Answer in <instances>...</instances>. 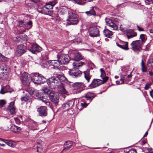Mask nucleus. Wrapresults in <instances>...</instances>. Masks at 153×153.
<instances>
[{
	"instance_id": "f257e3e1",
	"label": "nucleus",
	"mask_w": 153,
	"mask_h": 153,
	"mask_svg": "<svg viewBox=\"0 0 153 153\" xmlns=\"http://www.w3.org/2000/svg\"><path fill=\"white\" fill-rule=\"evenodd\" d=\"M101 73L100 76L102 80L97 79H94L92 81L88 87L90 88H93L98 86L106 82L108 79V77L106 75L105 71L102 68L100 69Z\"/></svg>"
},
{
	"instance_id": "f03ea898",
	"label": "nucleus",
	"mask_w": 153,
	"mask_h": 153,
	"mask_svg": "<svg viewBox=\"0 0 153 153\" xmlns=\"http://www.w3.org/2000/svg\"><path fill=\"white\" fill-rule=\"evenodd\" d=\"M56 4V1H54L47 2L45 6L40 9L41 10L39 12L43 14L51 16L53 12V7Z\"/></svg>"
},
{
	"instance_id": "7ed1b4c3",
	"label": "nucleus",
	"mask_w": 153,
	"mask_h": 153,
	"mask_svg": "<svg viewBox=\"0 0 153 153\" xmlns=\"http://www.w3.org/2000/svg\"><path fill=\"white\" fill-rule=\"evenodd\" d=\"M47 83L49 87L52 89L56 88H61L62 84L57 76H52L47 80Z\"/></svg>"
},
{
	"instance_id": "20e7f679",
	"label": "nucleus",
	"mask_w": 153,
	"mask_h": 153,
	"mask_svg": "<svg viewBox=\"0 0 153 153\" xmlns=\"http://www.w3.org/2000/svg\"><path fill=\"white\" fill-rule=\"evenodd\" d=\"M68 19L67 20V24L68 25H76L79 22L78 16L75 12L71 10L68 12Z\"/></svg>"
},
{
	"instance_id": "39448f33",
	"label": "nucleus",
	"mask_w": 153,
	"mask_h": 153,
	"mask_svg": "<svg viewBox=\"0 0 153 153\" xmlns=\"http://www.w3.org/2000/svg\"><path fill=\"white\" fill-rule=\"evenodd\" d=\"M78 62L76 61L73 63L74 67L72 69L70 70L68 72L69 75L73 78H76L79 77L82 74L81 72L77 68Z\"/></svg>"
},
{
	"instance_id": "423d86ee",
	"label": "nucleus",
	"mask_w": 153,
	"mask_h": 153,
	"mask_svg": "<svg viewBox=\"0 0 153 153\" xmlns=\"http://www.w3.org/2000/svg\"><path fill=\"white\" fill-rule=\"evenodd\" d=\"M31 79L35 84H39L47 81L46 79L39 73H34L31 77Z\"/></svg>"
},
{
	"instance_id": "0eeeda50",
	"label": "nucleus",
	"mask_w": 153,
	"mask_h": 153,
	"mask_svg": "<svg viewBox=\"0 0 153 153\" xmlns=\"http://www.w3.org/2000/svg\"><path fill=\"white\" fill-rule=\"evenodd\" d=\"M58 60L61 65H65L68 63L70 60L69 55L67 54H62L58 56Z\"/></svg>"
},
{
	"instance_id": "6e6552de",
	"label": "nucleus",
	"mask_w": 153,
	"mask_h": 153,
	"mask_svg": "<svg viewBox=\"0 0 153 153\" xmlns=\"http://www.w3.org/2000/svg\"><path fill=\"white\" fill-rule=\"evenodd\" d=\"M140 42V40H137L134 41L131 43V49L134 52L140 51L143 45Z\"/></svg>"
},
{
	"instance_id": "1a4fd4ad",
	"label": "nucleus",
	"mask_w": 153,
	"mask_h": 153,
	"mask_svg": "<svg viewBox=\"0 0 153 153\" xmlns=\"http://www.w3.org/2000/svg\"><path fill=\"white\" fill-rule=\"evenodd\" d=\"M26 51L27 48L25 46L20 45L17 47L15 51V53L16 56H19L26 52Z\"/></svg>"
},
{
	"instance_id": "9d476101",
	"label": "nucleus",
	"mask_w": 153,
	"mask_h": 153,
	"mask_svg": "<svg viewBox=\"0 0 153 153\" xmlns=\"http://www.w3.org/2000/svg\"><path fill=\"white\" fill-rule=\"evenodd\" d=\"M89 35L91 37L99 36H100L99 29L96 26H93L89 29Z\"/></svg>"
},
{
	"instance_id": "9b49d317",
	"label": "nucleus",
	"mask_w": 153,
	"mask_h": 153,
	"mask_svg": "<svg viewBox=\"0 0 153 153\" xmlns=\"http://www.w3.org/2000/svg\"><path fill=\"white\" fill-rule=\"evenodd\" d=\"M49 97L51 100L55 104H57L59 100L58 94L53 91H52L49 94Z\"/></svg>"
},
{
	"instance_id": "f8f14e48",
	"label": "nucleus",
	"mask_w": 153,
	"mask_h": 153,
	"mask_svg": "<svg viewBox=\"0 0 153 153\" xmlns=\"http://www.w3.org/2000/svg\"><path fill=\"white\" fill-rule=\"evenodd\" d=\"M28 50L33 53L40 52L42 48L37 44L30 45L28 48Z\"/></svg>"
},
{
	"instance_id": "ddd939ff",
	"label": "nucleus",
	"mask_w": 153,
	"mask_h": 153,
	"mask_svg": "<svg viewBox=\"0 0 153 153\" xmlns=\"http://www.w3.org/2000/svg\"><path fill=\"white\" fill-rule=\"evenodd\" d=\"M71 56L72 57V59L76 61H79L83 58V56L77 51H73L71 53Z\"/></svg>"
},
{
	"instance_id": "4468645a",
	"label": "nucleus",
	"mask_w": 153,
	"mask_h": 153,
	"mask_svg": "<svg viewBox=\"0 0 153 153\" xmlns=\"http://www.w3.org/2000/svg\"><path fill=\"white\" fill-rule=\"evenodd\" d=\"M37 111L39 115L41 117H45L47 115V109L46 106H40L38 108Z\"/></svg>"
},
{
	"instance_id": "2eb2a0df",
	"label": "nucleus",
	"mask_w": 153,
	"mask_h": 153,
	"mask_svg": "<svg viewBox=\"0 0 153 153\" xmlns=\"http://www.w3.org/2000/svg\"><path fill=\"white\" fill-rule=\"evenodd\" d=\"M45 95L46 94H45L43 92H40L37 94L36 97H38L42 102L45 103L47 105H50V102L48 101L46 98L45 97L44 95Z\"/></svg>"
},
{
	"instance_id": "dca6fc26",
	"label": "nucleus",
	"mask_w": 153,
	"mask_h": 153,
	"mask_svg": "<svg viewBox=\"0 0 153 153\" xmlns=\"http://www.w3.org/2000/svg\"><path fill=\"white\" fill-rule=\"evenodd\" d=\"M84 86V84L82 82H76L73 85V87L75 90H78L79 92L82 90Z\"/></svg>"
},
{
	"instance_id": "f3484780",
	"label": "nucleus",
	"mask_w": 153,
	"mask_h": 153,
	"mask_svg": "<svg viewBox=\"0 0 153 153\" xmlns=\"http://www.w3.org/2000/svg\"><path fill=\"white\" fill-rule=\"evenodd\" d=\"M21 79L23 82L28 84L30 83V75L26 72H24L22 74Z\"/></svg>"
},
{
	"instance_id": "a211bd4d",
	"label": "nucleus",
	"mask_w": 153,
	"mask_h": 153,
	"mask_svg": "<svg viewBox=\"0 0 153 153\" xmlns=\"http://www.w3.org/2000/svg\"><path fill=\"white\" fill-rule=\"evenodd\" d=\"M105 22L107 25L111 27V29L116 30L118 29V27L117 25L114 23L112 20L109 18L106 19Z\"/></svg>"
},
{
	"instance_id": "6ab92c4d",
	"label": "nucleus",
	"mask_w": 153,
	"mask_h": 153,
	"mask_svg": "<svg viewBox=\"0 0 153 153\" xmlns=\"http://www.w3.org/2000/svg\"><path fill=\"white\" fill-rule=\"evenodd\" d=\"M74 102L73 100H71L67 102L66 103L62 105V107L65 111L69 110L70 108H71L74 105Z\"/></svg>"
},
{
	"instance_id": "aec40b11",
	"label": "nucleus",
	"mask_w": 153,
	"mask_h": 153,
	"mask_svg": "<svg viewBox=\"0 0 153 153\" xmlns=\"http://www.w3.org/2000/svg\"><path fill=\"white\" fill-rule=\"evenodd\" d=\"M78 65H77L78 68L82 66L83 65H91L92 67L95 68V65L91 62L89 61L86 59H84L83 61H81L79 62H78Z\"/></svg>"
},
{
	"instance_id": "412c9836",
	"label": "nucleus",
	"mask_w": 153,
	"mask_h": 153,
	"mask_svg": "<svg viewBox=\"0 0 153 153\" xmlns=\"http://www.w3.org/2000/svg\"><path fill=\"white\" fill-rule=\"evenodd\" d=\"M94 97V93L90 92H88L85 94L84 97L88 101V104L91 101Z\"/></svg>"
},
{
	"instance_id": "4be33fe9",
	"label": "nucleus",
	"mask_w": 153,
	"mask_h": 153,
	"mask_svg": "<svg viewBox=\"0 0 153 153\" xmlns=\"http://www.w3.org/2000/svg\"><path fill=\"white\" fill-rule=\"evenodd\" d=\"M137 34L136 32L131 29L126 30V36L128 39L136 36Z\"/></svg>"
},
{
	"instance_id": "5701e85b",
	"label": "nucleus",
	"mask_w": 153,
	"mask_h": 153,
	"mask_svg": "<svg viewBox=\"0 0 153 153\" xmlns=\"http://www.w3.org/2000/svg\"><path fill=\"white\" fill-rule=\"evenodd\" d=\"M14 104V102H10L7 108L8 110L12 114H14L16 113L15 108Z\"/></svg>"
},
{
	"instance_id": "b1692460",
	"label": "nucleus",
	"mask_w": 153,
	"mask_h": 153,
	"mask_svg": "<svg viewBox=\"0 0 153 153\" xmlns=\"http://www.w3.org/2000/svg\"><path fill=\"white\" fill-rule=\"evenodd\" d=\"M48 63L53 67L54 68H58L59 65L61 64L59 61L57 59V60H50L48 62Z\"/></svg>"
},
{
	"instance_id": "393cba45",
	"label": "nucleus",
	"mask_w": 153,
	"mask_h": 153,
	"mask_svg": "<svg viewBox=\"0 0 153 153\" xmlns=\"http://www.w3.org/2000/svg\"><path fill=\"white\" fill-rule=\"evenodd\" d=\"M7 70L4 65H0V76L1 77L4 76L7 74Z\"/></svg>"
},
{
	"instance_id": "a878e982",
	"label": "nucleus",
	"mask_w": 153,
	"mask_h": 153,
	"mask_svg": "<svg viewBox=\"0 0 153 153\" xmlns=\"http://www.w3.org/2000/svg\"><path fill=\"white\" fill-rule=\"evenodd\" d=\"M72 147V143L71 141H67L66 142L64 145V149L62 152L64 151H66L69 150L70 148Z\"/></svg>"
},
{
	"instance_id": "bb28decb",
	"label": "nucleus",
	"mask_w": 153,
	"mask_h": 153,
	"mask_svg": "<svg viewBox=\"0 0 153 153\" xmlns=\"http://www.w3.org/2000/svg\"><path fill=\"white\" fill-rule=\"evenodd\" d=\"M10 129L13 132L16 133H19L21 131V128L19 126L14 125L11 127Z\"/></svg>"
},
{
	"instance_id": "cd10ccee",
	"label": "nucleus",
	"mask_w": 153,
	"mask_h": 153,
	"mask_svg": "<svg viewBox=\"0 0 153 153\" xmlns=\"http://www.w3.org/2000/svg\"><path fill=\"white\" fill-rule=\"evenodd\" d=\"M41 90L45 94H49L52 91L50 90L48 87L46 85H44L42 87Z\"/></svg>"
},
{
	"instance_id": "c85d7f7f",
	"label": "nucleus",
	"mask_w": 153,
	"mask_h": 153,
	"mask_svg": "<svg viewBox=\"0 0 153 153\" xmlns=\"http://www.w3.org/2000/svg\"><path fill=\"white\" fill-rule=\"evenodd\" d=\"M145 61L142 59L140 64L141 69L142 72L145 73L147 72V68L145 65Z\"/></svg>"
},
{
	"instance_id": "c756f323",
	"label": "nucleus",
	"mask_w": 153,
	"mask_h": 153,
	"mask_svg": "<svg viewBox=\"0 0 153 153\" xmlns=\"http://www.w3.org/2000/svg\"><path fill=\"white\" fill-rule=\"evenodd\" d=\"M90 70L88 69L86 71L84 72L85 77L87 81L88 82L90 81L91 75H90L89 73Z\"/></svg>"
},
{
	"instance_id": "7c9ffc66",
	"label": "nucleus",
	"mask_w": 153,
	"mask_h": 153,
	"mask_svg": "<svg viewBox=\"0 0 153 153\" xmlns=\"http://www.w3.org/2000/svg\"><path fill=\"white\" fill-rule=\"evenodd\" d=\"M56 76L59 80L61 82H68L67 79L63 75L59 74H56Z\"/></svg>"
},
{
	"instance_id": "2f4dec72",
	"label": "nucleus",
	"mask_w": 153,
	"mask_h": 153,
	"mask_svg": "<svg viewBox=\"0 0 153 153\" xmlns=\"http://www.w3.org/2000/svg\"><path fill=\"white\" fill-rule=\"evenodd\" d=\"M103 33L105 36L108 38H110L111 36L113 35L112 32L108 29L104 30Z\"/></svg>"
},
{
	"instance_id": "473e14b6",
	"label": "nucleus",
	"mask_w": 153,
	"mask_h": 153,
	"mask_svg": "<svg viewBox=\"0 0 153 153\" xmlns=\"http://www.w3.org/2000/svg\"><path fill=\"white\" fill-rule=\"evenodd\" d=\"M140 39H141L140 40V43L143 45L147 40V36L145 34H141L140 36Z\"/></svg>"
},
{
	"instance_id": "72a5a7b5",
	"label": "nucleus",
	"mask_w": 153,
	"mask_h": 153,
	"mask_svg": "<svg viewBox=\"0 0 153 153\" xmlns=\"http://www.w3.org/2000/svg\"><path fill=\"white\" fill-rule=\"evenodd\" d=\"M120 44L123 46L124 48V49L126 50H128L129 48H128V42H125L122 41H120L119 42Z\"/></svg>"
},
{
	"instance_id": "f704fd0d",
	"label": "nucleus",
	"mask_w": 153,
	"mask_h": 153,
	"mask_svg": "<svg viewBox=\"0 0 153 153\" xmlns=\"http://www.w3.org/2000/svg\"><path fill=\"white\" fill-rule=\"evenodd\" d=\"M10 86L9 85H6L5 86L2 87L0 91V93L1 94H4L7 92V89H9Z\"/></svg>"
},
{
	"instance_id": "c9c22d12",
	"label": "nucleus",
	"mask_w": 153,
	"mask_h": 153,
	"mask_svg": "<svg viewBox=\"0 0 153 153\" xmlns=\"http://www.w3.org/2000/svg\"><path fill=\"white\" fill-rule=\"evenodd\" d=\"M26 29L24 30L23 32L25 31L26 30H28L31 28L32 26V21L30 20L27 23H26Z\"/></svg>"
},
{
	"instance_id": "e433bc0d",
	"label": "nucleus",
	"mask_w": 153,
	"mask_h": 153,
	"mask_svg": "<svg viewBox=\"0 0 153 153\" xmlns=\"http://www.w3.org/2000/svg\"><path fill=\"white\" fill-rule=\"evenodd\" d=\"M9 60V59L3 56L1 53H0V61L1 62H7Z\"/></svg>"
},
{
	"instance_id": "4c0bfd02",
	"label": "nucleus",
	"mask_w": 153,
	"mask_h": 153,
	"mask_svg": "<svg viewBox=\"0 0 153 153\" xmlns=\"http://www.w3.org/2000/svg\"><path fill=\"white\" fill-rule=\"evenodd\" d=\"M86 14L88 16L91 15H95L96 13L94 9H92L89 11H86L85 12Z\"/></svg>"
},
{
	"instance_id": "58836bf2",
	"label": "nucleus",
	"mask_w": 153,
	"mask_h": 153,
	"mask_svg": "<svg viewBox=\"0 0 153 153\" xmlns=\"http://www.w3.org/2000/svg\"><path fill=\"white\" fill-rule=\"evenodd\" d=\"M125 3L118 4L116 6V9L118 10H121L126 6Z\"/></svg>"
},
{
	"instance_id": "ea45409f",
	"label": "nucleus",
	"mask_w": 153,
	"mask_h": 153,
	"mask_svg": "<svg viewBox=\"0 0 153 153\" xmlns=\"http://www.w3.org/2000/svg\"><path fill=\"white\" fill-rule=\"evenodd\" d=\"M18 23L19 25V26L21 27H24L25 29L26 28V23L24 21L20 20L18 21Z\"/></svg>"
},
{
	"instance_id": "a19ab883",
	"label": "nucleus",
	"mask_w": 153,
	"mask_h": 153,
	"mask_svg": "<svg viewBox=\"0 0 153 153\" xmlns=\"http://www.w3.org/2000/svg\"><path fill=\"white\" fill-rule=\"evenodd\" d=\"M8 145L10 146L14 147L16 146V143L15 142L11 140H9L8 143Z\"/></svg>"
},
{
	"instance_id": "79ce46f5",
	"label": "nucleus",
	"mask_w": 153,
	"mask_h": 153,
	"mask_svg": "<svg viewBox=\"0 0 153 153\" xmlns=\"http://www.w3.org/2000/svg\"><path fill=\"white\" fill-rule=\"evenodd\" d=\"M21 99L22 101L26 102L29 100V97L28 96L25 95L24 97H21Z\"/></svg>"
},
{
	"instance_id": "37998d69",
	"label": "nucleus",
	"mask_w": 153,
	"mask_h": 153,
	"mask_svg": "<svg viewBox=\"0 0 153 153\" xmlns=\"http://www.w3.org/2000/svg\"><path fill=\"white\" fill-rule=\"evenodd\" d=\"M153 62V57L150 56L149 59L147 61V65L150 64L151 65H152Z\"/></svg>"
},
{
	"instance_id": "c03bdc74",
	"label": "nucleus",
	"mask_w": 153,
	"mask_h": 153,
	"mask_svg": "<svg viewBox=\"0 0 153 153\" xmlns=\"http://www.w3.org/2000/svg\"><path fill=\"white\" fill-rule=\"evenodd\" d=\"M82 0H72V1L80 5L83 4Z\"/></svg>"
},
{
	"instance_id": "a18cd8bd",
	"label": "nucleus",
	"mask_w": 153,
	"mask_h": 153,
	"mask_svg": "<svg viewBox=\"0 0 153 153\" xmlns=\"http://www.w3.org/2000/svg\"><path fill=\"white\" fill-rule=\"evenodd\" d=\"M151 85V84L150 83L148 82L146 83L144 87L145 89L146 90H148L150 88Z\"/></svg>"
},
{
	"instance_id": "49530a36",
	"label": "nucleus",
	"mask_w": 153,
	"mask_h": 153,
	"mask_svg": "<svg viewBox=\"0 0 153 153\" xmlns=\"http://www.w3.org/2000/svg\"><path fill=\"white\" fill-rule=\"evenodd\" d=\"M32 126L33 129L35 130L38 126V124L36 122H33L32 123Z\"/></svg>"
},
{
	"instance_id": "de8ad7c7",
	"label": "nucleus",
	"mask_w": 153,
	"mask_h": 153,
	"mask_svg": "<svg viewBox=\"0 0 153 153\" xmlns=\"http://www.w3.org/2000/svg\"><path fill=\"white\" fill-rule=\"evenodd\" d=\"M37 152H41L42 149V147L41 145L37 146Z\"/></svg>"
},
{
	"instance_id": "09e8293b",
	"label": "nucleus",
	"mask_w": 153,
	"mask_h": 153,
	"mask_svg": "<svg viewBox=\"0 0 153 153\" xmlns=\"http://www.w3.org/2000/svg\"><path fill=\"white\" fill-rule=\"evenodd\" d=\"M127 153H137L136 150L134 149H131L129 150Z\"/></svg>"
},
{
	"instance_id": "8fccbe9b",
	"label": "nucleus",
	"mask_w": 153,
	"mask_h": 153,
	"mask_svg": "<svg viewBox=\"0 0 153 153\" xmlns=\"http://www.w3.org/2000/svg\"><path fill=\"white\" fill-rule=\"evenodd\" d=\"M137 30L139 31H144V29L140 27L137 25H136Z\"/></svg>"
},
{
	"instance_id": "3c124183",
	"label": "nucleus",
	"mask_w": 153,
	"mask_h": 153,
	"mask_svg": "<svg viewBox=\"0 0 153 153\" xmlns=\"http://www.w3.org/2000/svg\"><path fill=\"white\" fill-rule=\"evenodd\" d=\"M6 103V102L5 100H0V106L3 105L5 104Z\"/></svg>"
},
{
	"instance_id": "603ef678",
	"label": "nucleus",
	"mask_w": 153,
	"mask_h": 153,
	"mask_svg": "<svg viewBox=\"0 0 153 153\" xmlns=\"http://www.w3.org/2000/svg\"><path fill=\"white\" fill-rule=\"evenodd\" d=\"M116 45L118 46V47H120V48L124 49V48L123 47V45H122L121 44H119V43H118L117 42H116Z\"/></svg>"
},
{
	"instance_id": "864d4df0",
	"label": "nucleus",
	"mask_w": 153,
	"mask_h": 153,
	"mask_svg": "<svg viewBox=\"0 0 153 153\" xmlns=\"http://www.w3.org/2000/svg\"><path fill=\"white\" fill-rule=\"evenodd\" d=\"M116 45L118 46V47H120V48L124 49V48L123 47V45H122L121 44H119V43H118L117 42H116Z\"/></svg>"
},
{
	"instance_id": "5fc2aeb1",
	"label": "nucleus",
	"mask_w": 153,
	"mask_h": 153,
	"mask_svg": "<svg viewBox=\"0 0 153 153\" xmlns=\"http://www.w3.org/2000/svg\"><path fill=\"white\" fill-rule=\"evenodd\" d=\"M116 45L118 46V47H120V48L124 49V48L123 47V45H122L121 44H119V43H118L117 42H116Z\"/></svg>"
},
{
	"instance_id": "6e6d98bb",
	"label": "nucleus",
	"mask_w": 153,
	"mask_h": 153,
	"mask_svg": "<svg viewBox=\"0 0 153 153\" xmlns=\"http://www.w3.org/2000/svg\"><path fill=\"white\" fill-rule=\"evenodd\" d=\"M116 45L118 46V47H120V48L124 49V48L123 47V45H122L121 44H119V43H118L117 42H116Z\"/></svg>"
},
{
	"instance_id": "4d7b16f0",
	"label": "nucleus",
	"mask_w": 153,
	"mask_h": 153,
	"mask_svg": "<svg viewBox=\"0 0 153 153\" xmlns=\"http://www.w3.org/2000/svg\"><path fill=\"white\" fill-rule=\"evenodd\" d=\"M14 119L15 120L16 123L17 124H19V123H20V121L19 120V119H18V118H14Z\"/></svg>"
},
{
	"instance_id": "13d9d810",
	"label": "nucleus",
	"mask_w": 153,
	"mask_h": 153,
	"mask_svg": "<svg viewBox=\"0 0 153 153\" xmlns=\"http://www.w3.org/2000/svg\"><path fill=\"white\" fill-rule=\"evenodd\" d=\"M42 143V141L40 140H37V146L41 145V143Z\"/></svg>"
},
{
	"instance_id": "bf43d9fd",
	"label": "nucleus",
	"mask_w": 153,
	"mask_h": 153,
	"mask_svg": "<svg viewBox=\"0 0 153 153\" xmlns=\"http://www.w3.org/2000/svg\"><path fill=\"white\" fill-rule=\"evenodd\" d=\"M42 68H47L48 67V65L46 63H44L43 65H41Z\"/></svg>"
},
{
	"instance_id": "052dcab7",
	"label": "nucleus",
	"mask_w": 153,
	"mask_h": 153,
	"mask_svg": "<svg viewBox=\"0 0 153 153\" xmlns=\"http://www.w3.org/2000/svg\"><path fill=\"white\" fill-rule=\"evenodd\" d=\"M81 105L82 106L85 107H86L88 105L87 103L85 102L81 103Z\"/></svg>"
},
{
	"instance_id": "680f3d73",
	"label": "nucleus",
	"mask_w": 153,
	"mask_h": 153,
	"mask_svg": "<svg viewBox=\"0 0 153 153\" xmlns=\"http://www.w3.org/2000/svg\"><path fill=\"white\" fill-rule=\"evenodd\" d=\"M21 39V38L20 37H17L16 38V40L17 42H18L20 41V40Z\"/></svg>"
},
{
	"instance_id": "e2e57ef3",
	"label": "nucleus",
	"mask_w": 153,
	"mask_h": 153,
	"mask_svg": "<svg viewBox=\"0 0 153 153\" xmlns=\"http://www.w3.org/2000/svg\"><path fill=\"white\" fill-rule=\"evenodd\" d=\"M149 93L150 96L153 98V90L150 91Z\"/></svg>"
},
{
	"instance_id": "0e129e2a",
	"label": "nucleus",
	"mask_w": 153,
	"mask_h": 153,
	"mask_svg": "<svg viewBox=\"0 0 153 153\" xmlns=\"http://www.w3.org/2000/svg\"><path fill=\"white\" fill-rule=\"evenodd\" d=\"M34 92V89H31V91L30 92V94H33Z\"/></svg>"
},
{
	"instance_id": "69168bd1",
	"label": "nucleus",
	"mask_w": 153,
	"mask_h": 153,
	"mask_svg": "<svg viewBox=\"0 0 153 153\" xmlns=\"http://www.w3.org/2000/svg\"><path fill=\"white\" fill-rule=\"evenodd\" d=\"M9 140H4V142L8 145Z\"/></svg>"
},
{
	"instance_id": "338daca9",
	"label": "nucleus",
	"mask_w": 153,
	"mask_h": 153,
	"mask_svg": "<svg viewBox=\"0 0 153 153\" xmlns=\"http://www.w3.org/2000/svg\"><path fill=\"white\" fill-rule=\"evenodd\" d=\"M148 134V131H147L145 133V134H144V136H143V137H146L147 136V135Z\"/></svg>"
},
{
	"instance_id": "774afa93",
	"label": "nucleus",
	"mask_w": 153,
	"mask_h": 153,
	"mask_svg": "<svg viewBox=\"0 0 153 153\" xmlns=\"http://www.w3.org/2000/svg\"><path fill=\"white\" fill-rule=\"evenodd\" d=\"M149 74L150 76H152L153 75V73L152 71H149Z\"/></svg>"
}]
</instances>
